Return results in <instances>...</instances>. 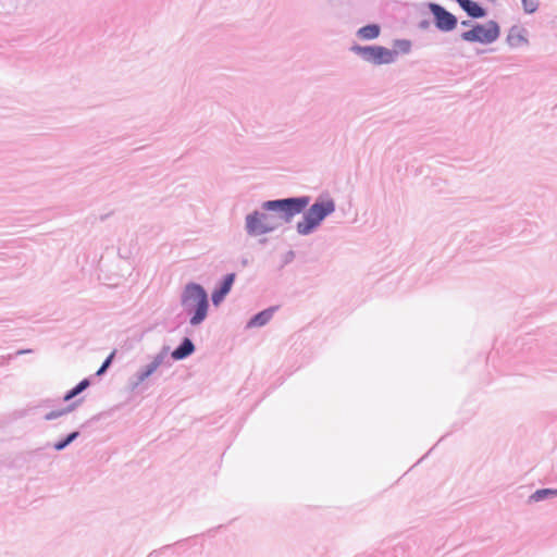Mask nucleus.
Instances as JSON below:
<instances>
[{
  "instance_id": "1",
  "label": "nucleus",
  "mask_w": 557,
  "mask_h": 557,
  "mask_svg": "<svg viewBox=\"0 0 557 557\" xmlns=\"http://www.w3.org/2000/svg\"><path fill=\"white\" fill-rule=\"evenodd\" d=\"M309 203L307 197L268 201L263 208L277 213L253 212L246 218V228L250 235H262L275 230L300 213Z\"/></svg>"
},
{
  "instance_id": "2",
  "label": "nucleus",
  "mask_w": 557,
  "mask_h": 557,
  "mask_svg": "<svg viewBox=\"0 0 557 557\" xmlns=\"http://www.w3.org/2000/svg\"><path fill=\"white\" fill-rule=\"evenodd\" d=\"M182 305L187 313L193 314L190 319L191 325H198L206 319L208 296L200 285L191 283L185 287Z\"/></svg>"
},
{
  "instance_id": "3",
  "label": "nucleus",
  "mask_w": 557,
  "mask_h": 557,
  "mask_svg": "<svg viewBox=\"0 0 557 557\" xmlns=\"http://www.w3.org/2000/svg\"><path fill=\"white\" fill-rule=\"evenodd\" d=\"M335 209L333 200L325 199L313 203L304 216V220L298 222V233L306 235L309 234L321 221L332 213Z\"/></svg>"
},
{
  "instance_id": "4",
  "label": "nucleus",
  "mask_w": 557,
  "mask_h": 557,
  "mask_svg": "<svg viewBox=\"0 0 557 557\" xmlns=\"http://www.w3.org/2000/svg\"><path fill=\"white\" fill-rule=\"evenodd\" d=\"M499 36L498 25L490 21L484 25H476L472 29L465 32L462 38L468 41H479L482 44H490L497 39Z\"/></svg>"
},
{
  "instance_id": "5",
  "label": "nucleus",
  "mask_w": 557,
  "mask_h": 557,
  "mask_svg": "<svg viewBox=\"0 0 557 557\" xmlns=\"http://www.w3.org/2000/svg\"><path fill=\"white\" fill-rule=\"evenodd\" d=\"M354 50L366 61L374 64H388L395 61L396 52L382 46L355 47Z\"/></svg>"
},
{
  "instance_id": "6",
  "label": "nucleus",
  "mask_w": 557,
  "mask_h": 557,
  "mask_svg": "<svg viewBox=\"0 0 557 557\" xmlns=\"http://www.w3.org/2000/svg\"><path fill=\"white\" fill-rule=\"evenodd\" d=\"M430 10L435 17L436 26L442 30H451L457 24L456 17L438 4L431 3Z\"/></svg>"
},
{
  "instance_id": "7",
  "label": "nucleus",
  "mask_w": 557,
  "mask_h": 557,
  "mask_svg": "<svg viewBox=\"0 0 557 557\" xmlns=\"http://www.w3.org/2000/svg\"><path fill=\"white\" fill-rule=\"evenodd\" d=\"M235 281V274L231 273L224 277L221 287L212 293V301L215 306H219L224 297L230 293L232 285Z\"/></svg>"
},
{
  "instance_id": "8",
  "label": "nucleus",
  "mask_w": 557,
  "mask_h": 557,
  "mask_svg": "<svg viewBox=\"0 0 557 557\" xmlns=\"http://www.w3.org/2000/svg\"><path fill=\"white\" fill-rule=\"evenodd\" d=\"M507 42L512 48H519L528 44L525 32L519 27H512L507 36Z\"/></svg>"
},
{
  "instance_id": "9",
  "label": "nucleus",
  "mask_w": 557,
  "mask_h": 557,
  "mask_svg": "<svg viewBox=\"0 0 557 557\" xmlns=\"http://www.w3.org/2000/svg\"><path fill=\"white\" fill-rule=\"evenodd\" d=\"M456 1L471 17H483L485 15V10L474 1H471V0H456Z\"/></svg>"
},
{
  "instance_id": "10",
  "label": "nucleus",
  "mask_w": 557,
  "mask_h": 557,
  "mask_svg": "<svg viewBox=\"0 0 557 557\" xmlns=\"http://www.w3.org/2000/svg\"><path fill=\"white\" fill-rule=\"evenodd\" d=\"M194 349L195 347L190 339L185 338L182 345L172 352V357L176 360L183 359L189 356L194 351Z\"/></svg>"
},
{
  "instance_id": "11",
  "label": "nucleus",
  "mask_w": 557,
  "mask_h": 557,
  "mask_svg": "<svg viewBox=\"0 0 557 557\" xmlns=\"http://www.w3.org/2000/svg\"><path fill=\"white\" fill-rule=\"evenodd\" d=\"M363 39H374L380 35V27L375 24L361 27L358 32Z\"/></svg>"
},
{
  "instance_id": "12",
  "label": "nucleus",
  "mask_w": 557,
  "mask_h": 557,
  "mask_svg": "<svg viewBox=\"0 0 557 557\" xmlns=\"http://www.w3.org/2000/svg\"><path fill=\"white\" fill-rule=\"evenodd\" d=\"M272 317V310H264L257 315L253 317V319L250 321V325L255 326H261L265 324Z\"/></svg>"
},
{
  "instance_id": "13",
  "label": "nucleus",
  "mask_w": 557,
  "mask_h": 557,
  "mask_svg": "<svg viewBox=\"0 0 557 557\" xmlns=\"http://www.w3.org/2000/svg\"><path fill=\"white\" fill-rule=\"evenodd\" d=\"M548 496H557V490H553V488L537 490L530 496V499L532 502H540Z\"/></svg>"
},
{
  "instance_id": "14",
  "label": "nucleus",
  "mask_w": 557,
  "mask_h": 557,
  "mask_svg": "<svg viewBox=\"0 0 557 557\" xmlns=\"http://www.w3.org/2000/svg\"><path fill=\"white\" fill-rule=\"evenodd\" d=\"M89 386V381L88 380H83L76 387H74L73 389H71L65 396H64V400L67 401L70 399H72L73 397H75L76 395H78L81 392H83L85 388H87Z\"/></svg>"
},
{
  "instance_id": "15",
  "label": "nucleus",
  "mask_w": 557,
  "mask_h": 557,
  "mask_svg": "<svg viewBox=\"0 0 557 557\" xmlns=\"http://www.w3.org/2000/svg\"><path fill=\"white\" fill-rule=\"evenodd\" d=\"M394 46H395V49L393 51L396 52V55L399 52L408 53L410 51V48H411V44L408 40H397V41H395Z\"/></svg>"
},
{
  "instance_id": "16",
  "label": "nucleus",
  "mask_w": 557,
  "mask_h": 557,
  "mask_svg": "<svg viewBox=\"0 0 557 557\" xmlns=\"http://www.w3.org/2000/svg\"><path fill=\"white\" fill-rule=\"evenodd\" d=\"M77 435H78L77 432L71 433L64 441L57 443L54 445V448L57 450H61V449L65 448L72 441H74L77 437Z\"/></svg>"
},
{
  "instance_id": "17",
  "label": "nucleus",
  "mask_w": 557,
  "mask_h": 557,
  "mask_svg": "<svg viewBox=\"0 0 557 557\" xmlns=\"http://www.w3.org/2000/svg\"><path fill=\"white\" fill-rule=\"evenodd\" d=\"M161 364V360L160 359H156L154 361H152L147 370L143 373V375L140 376L141 380L148 377L150 374H152L158 368L159 366Z\"/></svg>"
},
{
  "instance_id": "18",
  "label": "nucleus",
  "mask_w": 557,
  "mask_h": 557,
  "mask_svg": "<svg viewBox=\"0 0 557 557\" xmlns=\"http://www.w3.org/2000/svg\"><path fill=\"white\" fill-rule=\"evenodd\" d=\"M522 4L525 12L533 13L536 11L539 2L537 0H522Z\"/></svg>"
},
{
  "instance_id": "19",
  "label": "nucleus",
  "mask_w": 557,
  "mask_h": 557,
  "mask_svg": "<svg viewBox=\"0 0 557 557\" xmlns=\"http://www.w3.org/2000/svg\"><path fill=\"white\" fill-rule=\"evenodd\" d=\"M113 357H114V352H112V354H111V355L106 359V361L103 362V364L101 366V368L97 371V374H98V375L102 374V373L107 370V368L110 366V363H111V361H112Z\"/></svg>"
},
{
  "instance_id": "20",
  "label": "nucleus",
  "mask_w": 557,
  "mask_h": 557,
  "mask_svg": "<svg viewBox=\"0 0 557 557\" xmlns=\"http://www.w3.org/2000/svg\"><path fill=\"white\" fill-rule=\"evenodd\" d=\"M62 414H63V411H59V412L52 411L46 416V419L47 420L55 419Z\"/></svg>"
}]
</instances>
